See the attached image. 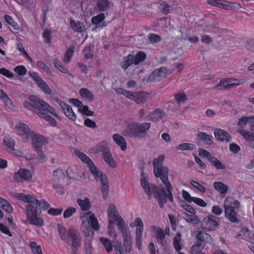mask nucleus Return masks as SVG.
Instances as JSON below:
<instances>
[{
  "instance_id": "f257e3e1",
  "label": "nucleus",
  "mask_w": 254,
  "mask_h": 254,
  "mask_svg": "<svg viewBox=\"0 0 254 254\" xmlns=\"http://www.w3.org/2000/svg\"><path fill=\"white\" fill-rule=\"evenodd\" d=\"M23 106L28 110L32 111L40 117L48 121L52 126H56L57 122L50 116L45 114L43 111H47L59 118V116L55 112V110L49 104L35 96H30L28 100L23 102Z\"/></svg>"
},
{
  "instance_id": "f03ea898",
  "label": "nucleus",
  "mask_w": 254,
  "mask_h": 254,
  "mask_svg": "<svg viewBox=\"0 0 254 254\" xmlns=\"http://www.w3.org/2000/svg\"><path fill=\"white\" fill-rule=\"evenodd\" d=\"M10 194L16 200L27 203L26 206V223L38 226L44 225L43 219L38 215L37 209H35V206L33 205L37 202L33 196L16 191H11Z\"/></svg>"
},
{
  "instance_id": "7ed1b4c3",
  "label": "nucleus",
  "mask_w": 254,
  "mask_h": 254,
  "mask_svg": "<svg viewBox=\"0 0 254 254\" xmlns=\"http://www.w3.org/2000/svg\"><path fill=\"white\" fill-rule=\"evenodd\" d=\"M107 212L109 222L116 223L118 229L122 234L124 240V248L126 252H130L132 249V239L128 227L120 215L114 204L109 205Z\"/></svg>"
},
{
  "instance_id": "20e7f679",
  "label": "nucleus",
  "mask_w": 254,
  "mask_h": 254,
  "mask_svg": "<svg viewBox=\"0 0 254 254\" xmlns=\"http://www.w3.org/2000/svg\"><path fill=\"white\" fill-rule=\"evenodd\" d=\"M74 154L83 162L87 164L94 179L97 181L100 182L103 190H107L108 186L106 175L103 174L97 168L93 161L86 154L78 150H75Z\"/></svg>"
},
{
  "instance_id": "39448f33",
  "label": "nucleus",
  "mask_w": 254,
  "mask_h": 254,
  "mask_svg": "<svg viewBox=\"0 0 254 254\" xmlns=\"http://www.w3.org/2000/svg\"><path fill=\"white\" fill-rule=\"evenodd\" d=\"M149 123H144L141 124L136 122L128 124L123 131V134L125 136H135L145 138L147 131L150 128Z\"/></svg>"
},
{
  "instance_id": "423d86ee",
  "label": "nucleus",
  "mask_w": 254,
  "mask_h": 254,
  "mask_svg": "<svg viewBox=\"0 0 254 254\" xmlns=\"http://www.w3.org/2000/svg\"><path fill=\"white\" fill-rule=\"evenodd\" d=\"M80 218L82 221L81 230L85 237H89L93 234L92 229L97 231L99 226L97 219L91 212H83L80 214Z\"/></svg>"
},
{
  "instance_id": "0eeeda50",
  "label": "nucleus",
  "mask_w": 254,
  "mask_h": 254,
  "mask_svg": "<svg viewBox=\"0 0 254 254\" xmlns=\"http://www.w3.org/2000/svg\"><path fill=\"white\" fill-rule=\"evenodd\" d=\"M225 216L232 223H238V213L240 207V202L232 197H227L224 202Z\"/></svg>"
},
{
  "instance_id": "6e6552de",
  "label": "nucleus",
  "mask_w": 254,
  "mask_h": 254,
  "mask_svg": "<svg viewBox=\"0 0 254 254\" xmlns=\"http://www.w3.org/2000/svg\"><path fill=\"white\" fill-rule=\"evenodd\" d=\"M53 177L58 180L65 179L67 182L68 180H78V178L73 173V169L69 167L67 169H64L62 168H59L53 171Z\"/></svg>"
},
{
  "instance_id": "1a4fd4ad",
  "label": "nucleus",
  "mask_w": 254,
  "mask_h": 254,
  "mask_svg": "<svg viewBox=\"0 0 254 254\" xmlns=\"http://www.w3.org/2000/svg\"><path fill=\"white\" fill-rule=\"evenodd\" d=\"M154 175L156 178H159L166 187V190H171L172 187L168 180V169L166 166L153 169Z\"/></svg>"
},
{
  "instance_id": "9d476101",
  "label": "nucleus",
  "mask_w": 254,
  "mask_h": 254,
  "mask_svg": "<svg viewBox=\"0 0 254 254\" xmlns=\"http://www.w3.org/2000/svg\"><path fill=\"white\" fill-rule=\"evenodd\" d=\"M131 228L136 227L135 230V244L138 250L141 249V239L143 231V223L140 218H136L133 222L129 224Z\"/></svg>"
},
{
  "instance_id": "9b49d317",
  "label": "nucleus",
  "mask_w": 254,
  "mask_h": 254,
  "mask_svg": "<svg viewBox=\"0 0 254 254\" xmlns=\"http://www.w3.org/2000/svg\"><path fill=\"white\" fill-rule=\"evenodd\" d=\"M245 82L244 79L226 78L222 79L214 88L215 90L229 89L244 84Z\"/></svg>"
},
{
  "instance_id": "f8f14e48",
  "label": "nucleus",
  "mask_w": 254,
  "mask_h": 254,
  "mask_svg": "<svg viewBox=\"0 0 254 254\" xmlns=\"http://www.w3.org/2000/svg\"><path fill=\"white\" fill-rule=\"evenodd\" d=\"M152 192H153V196L157 199L160 207L161 208L164 207V204L166 202L167 198L170 201H173V197L171 191H147L149 199L151 197Z\"/></svg>"
},
{
  "instance_id": "ddd939ff",
  "label": "nucleus",
  "mask_w": 254,
  "mask_h": 254,
  "mask_svg": "<svg viewBox=\"0 0 254 254\" xmlns=\"http://www.w3.org/2000/svg\"><path fill=\"white\" fill-rule=\"evenodd\" d=\"M54 100L59 105L62 109L65 116L68 119L72 121H75L76 120V115L70 106L57 98H54Z\"/></svg>"
},
{
  "instance_id": "4468645a",
  "label": "nucleus",
  "mask_w": 254,
  "mask_h": 254,
  "mask_svg": "<svg viewBox=\"0 0 254 254\" xmlns=\"http://www.w3.org/2000/svg\"><path fill=\"white\" fill-rule=\"evenodd\" d=\"M29 138L32 140V145L35 150L42 149V146L48 143L46 138L34 131L31 133Z\"/></svg>"
},
{
  "instance_id": "2eb2a0df",
  "label": "nucleus",
  "mask_w": 254,
  "mask_h": 254,
  "mask_svg": "<svg viewBox=\"0 0 254 254\" xmlns=\"http://www.w3.org/2000/svg\"><path fill=\"white\" fill-rule=\"evenodd\" d=\"M13 178L16 182H19L24 180L31 181L32 176L30 171L25 169H20L14 173Z\"/></svg>"
},
{
  "instance_id": "dca6fc26",
  "label": "nucleus",
  "mask_w": 254,
  "mask_h": 254,
  "mask_svg": "<svg viewBox=\"0 0 254 254\" xmlns=\"http://www.w3.org/2000/svg\"><path fill=\"white\" fill-rule=\"evenodd\" d=\"M217 217L210 215L205 217L202 222V227L205 230H213L216 228L218 225L217 221Z\"/></svg>"
},
{
  "instance_id": "f3484780",
  "label": "nucleus",
  "mask_w": 254,
  "mask_h": 254,
  "mask_svg": "<svg viewBox=\"0 0 254 254\" xmlns=\"http://www.w3.org/2000/svg\"><path fill=\"white\" fill-rule=\"evenodd\" d=\"M16 133L18 135L23 136V139L25 141L29 138L31 133L33 131H30L28 127L23 123H19L15 126Z\"/></svg>"
},
{
  "instance_id": "a211bd4d",
  "label": "nucleus",
  "mask_w": 254,
  "mask_h": 254,
  "mask_svg": "<svg viewBox=\"0 0 254 254\" xmlns=\"http://www.w3.org/2000/svg\"><path fill=\"white\" fill-rule=\"evenodd\" d=\"M214 134L216 139L219 141L227 142L231 141L232 138L229 133L223 129L216 128L214 130Z\"/></svg>"
},
{
  "instance_id": "6ab92c4d",
  "label": "nucleus",
  "mask_w": 254,
  "mask_h": 254,
  "mask_svg": "<svg viewBox=\"0 0 254 254\" xmlns=\"http://www.w3.org/2000/svg\"><path fill=\"white\" fill-rule=\"evenodd\" d=\"M166 115L165 111L160 109H156L153 111L149 113L147 116L148 120L157 122L165 117Z\"/></svg>"
},
{
  "instance_id": "aec40b11",
  "label": "nucleus",
  "mask_w": 254,
  "mask_h": 254,
  "mask_svg": "<svg viewBox=\"0 0 254 254\" xmlns=\"http://www.w3.org/2000/svg\"><path fill=\"white\" fill-rule=\"evenodd\" d=\"M166 76V70L160 68L155 70L149 75L148 79L152 81H159Z\"/></svg>"
},
{
  "instance_id": "412c9836",
  "label": "nucleus",
  "mask_w": 254,
  "mask_h": 254,
  "mask_svg": "<svg viewBox=\"0 0 254 254\" xmlns=\"http://www.w3.org/2000/svg\"><path fill=\"white\" fill-rule=\"evenodd\" d=\"M37 86L46 94L51 95L52 91L49 85L39 76L38 75L34 79Z\"/></svg>"
},
{
  "instance_id": "4be33fe9",
  "label": "nucleus",
  "mask_w": 254,
  "mask_h": 254,
  "mask_svg": "<svg viewBox=\"0 0 254 254\" xmlns=\"http://www.w3.org/2000/svg\"><path fill=\"white\" fill-rule=\"evenodd\" d=\"M70 239L72 241L71 248H76L79 247L81 245V238L79 233L74 229H70Z\"/></svg>"
},
{
  "instance_id": "5701e85b",
  "label": "nucleus",
  "mask_w": 254,
  "mask_h": 254,
  "mask_svg": "<svg viewBox=\"0 0 254 254\" xmlns=\"http://www.w3.org/2000/svg\"><path fill=\"white\" fill-rule=\"evenodd\" d=\"M151 229L156 235L158 243L161 245H164L166 242L164 240L165 234L163 230L155 226H151Z\"/></svg>"
},
{
  "instance_id": "b1692460",
  "label": "nucleus",
  "mask_w": 254,
  "mask_h": 254,
  "mask_svg": "<svg viewBox=\"0 0 254 254\" xmlns=\"http://www.w3.org/2000/svg\"><path fill=\"white\" fill-rule=\"evenodd\" d=\"M114 142L118 145L121 149L125 151L127 149V143L125 139L119 134H115L112 136Z\"/></svg>"
},
{
  "instance_id": "393cba45",
  "label": "nucleus",
  "mask_w": 254,
  "mask_h": 254,
  "mask_svg": "<svg viewBox=\"0 0 254 254\" xmlns=\"http://www.w3.org/2000/svg\"><path fill=\"white\" fill-rule=\"evenodd\" d=\"M70 28L74 31L77 32H83L86 30L84 24L80 21H75L71 19L69 22Z\"/></svg>"
},
{
  "instance_id": "a878e982",
  "label": "nucleus",
  "mask_w": 254,
  "mask_h": 254,
  "mask_svg": "<svg viewBox=\"0 0 254 254\" xmlns=\"http://www.w3.org/2000/svg\"><path fill=\"white\" fill-rule=\"evenodd\" d=\"M150 97L149 94L144 92H138L134 93L133 100L138 104L144 102Z\"/></svg>"
},
{
  "instance_id": "bb28decb",
  "label": "nucleus",
  "mask_w": 254,
  "mask_h": 254,
  "mask_svg": "<svg viewBox=\"0 0 254 254\" xmlns=\"http://www.w3.org/2000/svg\"><path fill=\"white\" fill-rule=\"evenodd\" d=\"M181 216L188 222L195 224H198L200 222L196 213L189 214L186 212H182Z\"/></svg>"
},
{
  "instance_id": "cd10ccee",
  "label": "nucleus",
  "mask_w": 254,
  "mask_h": 254,
  "mask_svg": "<svg viewBox=\"0 0 254 254\" xmlns=\"http://www.w3.org/2000/svg\"><path fill=\"white\" fill-rule=\"evenodd\" d=\"M94 153H97L101 152L102 154L110 150L108 143L106 141H102L99 142L94 148Z\"/></svg>"
},
{
  "instance_id": "c85d7f7f",
  "label": "nucleus",
  "mask_w": 254,
  "mask_h": 254,
  "mask_svg": "<svg viewBox=\"0 0 254 254\" xmlns=\"http://www.w3.org/2000/svg\"><path fill=\"white\" fill-rule=\"evenodd\" d=\"M238 132L240 133L243 137L248 142H251L254 141V133L244 129H239ZM251 147L254 149V143L251 145Z\"/></svg>"
},
{
  "instance_id": "c756f323",
  "label": "nucleus",
  "mask_w": 254,
  "mask_h": 254,
  "mask_svg": "<svg viewBox=\"0 0 254 254\" xmlns=\"http://www.w3.org/2000/svg\"><path fill=\"white\" fill-rule=\"evenodd\" d=\"M251 233L248 228H243L239 231L236 238L249 241Z\"/></svg>"
},
{
  "instance_id": "7c9ffc66",
  "label": "nucleus",
  "mask_w": 254,
  "mask_h": 254,
  "mask_svg": "<svg viewBox=\"0 0 254 254\" xmlns=\"http://www.w3.org/2000/svg\"><path fill=\"white\" fill-rule=\"evenodd\" d=\"M103 159L111 167L115 168L117 166V164L114 161L112 154L111 153L110 150L105 152V153L103 154Z\"/></svg>"
},
{
  "instance_id": "2f4dec72",
  "label": "nucleus",
  "mask_w": 254,
  "mask_h": 254,
  "mask_svg": "<svg viewBox=\"0 0 254 254\" xmlns=\"http://www.w3.org/2000/svg\"><path fill=\"white\" fill-rule=\"evenodd\" d=\"M205 245H201L199 243H195L190 248V254H205L202 252Z\"/></svg>"
},
{
  "instance_id": "473e14b6",
  "label": "nucleus",
  "mask_w": 254,
  "mask_h": 254,
  "mask_svg": "<svg viewBox=\"0 0 254 254\" xmlns=\"http://www.w3.org/2000/svg\"><path fill=\"white\" fill-rule=\"evenodd\" d=\"M28 246L30 249L33 254H43L42 249L39 245H38L35 242H29Z\"/></svg>"
},
{
  "instance_id": "72a5a7b5",
  "label": "nucleus",
  "mask_w": 254,
  "mask_h": 254,
  "mask_svg": "<svg viewBox=\"0 0 254 254\" xmlns=\"http://www.w3.org/2000/svg\"><path fill=\"white\" fill-rule=\"evenodd\" d=\"M3 141L4 145L7 148V150L10 152L14 151L15 141L12 138L5 136L3 137Z\"/></svg>"
},
{
  "instance_id": "f704fd0d",
  "label": "nucleus",
  "mask_w": 254,
  "mask_h": 254,
  "mask_svg": "<svg viewBox=\"0 0 254 254\" xmlns=\"http://www.w3.org/2000/svg\"><path fill=\"white\" fill-rule=\"evenodd\" d=\"M134 56L131 55H129L127 57H126L124 61L121 63V67L124 69H126L132 65L134 63Z\"/></svg>"
},
{
  "instance_id": "c9c22d12",
  "label": "nucleus",
  "mask_w": 254,
  "mask_h": 254,
  "mask_svg": "<svg viewBox=\"0 0 254 254\" xmlns=\"http://www.w3.org/2000/svg\"><path fill=\"white\" fill-rule=\"evenodd\" d=\"M79 94L82 98L88 101H91L94 99L92 93L86 88H81L79 91Z\"/></svg>"
},
{
  "instance_id": "e433bc0d",
  "label": "nucleus",
  "mask_w": 254,
  "mask_h": 254,
  "mask_svg": "<svg viewBox=\"0 0 254 254\" xmlns=\"http://www.w3.org/2000/svg\"><path fill=\"white\" fill-rule=\"evenodd\" d=\"M0 206L3 210L7 213H12L13 212V208L10 204L6 200L1 197H0Z\"/></svg>"
},
{
  "instance_id": "4c0bfd02",
  "label": "nucleus",
  "mask_w": 254,
  "mask_h": 254,
  "mask_svg": "<svg viewBox=\"0 0 254 254\" xmlns=\"http://www.w3.org/2000/svg\"><path fill=\"white\" fill-rule=\"evenodd\" d=\"M59 232L63 240L67 241L70 237V229L67 231L63 226H58Z\"/></svg>"
},
{
  "instance_id": "58836bf2",
  "label": "nucleus",
  "mask_w": 254,
  "mask_h": 254,
  "mask_svg": "<svg viewBox=\"0 0 254 254\" xmlns=\"http://www.w3.org/2000/svg\"><path fill=\"white\" fill-rule=\"evenodd\" d=\"M197 137L205 144L207 145H211L213 144L210 135L203 132H199L197 134Z\"/></svg>"
},
{
  "instance_id": "ea45409f",
  "label": "nucleus",
  "mask_w": 254,
  "mask_h": 254,
  "mask_svg": "<svg viewBox=\"0 0 254 254\" xmlns=\"http://www.w3.org/2000/svg\"><path fill=\"white\" fill-rule=\"evenodd\" d=\"M109 0H97V6L100 11H105L110 6Z\"/></svg>"
},
{
  "instance_id": "a19ab883",
  "label": "nucleus",
  "mask_w": 254,
  "mask_h": 254,
  "mask_svg": "<svg viewBox=\"0 0 254 254\" xmlns=\"http://www.w3.org/2000/svg\"><path fill=\"white\" fill-rule=\"evenodd\" d=\"M165 159V156L163 154H161L158 156L157 158H154L153 160V169H156L161 167H163V162Z\"/></svg>"
},
{
  "instance_id": "79ce46f5",
  "label": "nucleus",
  "mask_w": 254,
  "mask_h": 254,
  "mask_svg": "<svg viewBox=\"0 0 254 254\" xmlns=\"http://www.w3.org/2000/svg\"><path fill=\"white\" fill-rule=\"evenodd\" d=\"M209 162L211 165L215 167L217 170H224L225 169V165L219 160L214 157L210 158Z\"/></svg>"
},
{
  "instance_id": "37998d69",
  "label": "nucleus",
  "mask_w": 254,
  "mask_h": 254,
  "mask_svg": "<svg viewBox=\"0 0 254 254\" xmlns=\"http://www.w3.org/2000/svg\"><path fill=\"white\" fill-rule=\"evenodd\" d=\"M74 51V46H71L69 49H68L66 50L63 60V61L64 63L67 64L69 63V62L70 61V59L73 55Z\"/></svg>"
},
{
  "instance_id": "c03bdc74",
  "label": "nucleus",
  "mask_w": 254,
  "mask_h": 254,
  "mask_svg": "<svg viewBox=\"0 0 254 254\" xmlns=\"http://www.w3.org/2000/svg\"><path fill=\"white\" fill-rule=\"evenodd\" d=\"M116 92L118 94H122L127 98L133 100L134 97V93H132L129 91H127L124 89L119 88L116 90Z\"/></svg>"
},
{
  "instance_id": "a18cd8bd",
  "label": "nucleus",
  "mask_w": 254,
  "mask_h": 254,
  "mask_svg": "<svg viewBox=\"0 0 254 254\" xmlns=\"http://www.w3.org/2000/svg\"><path fill=\"white\" fill-rule=\"evenodd\" d=\"M77 202L81 208L84 211L87 210L90 207L89 201L87 198H85L84 200L78 199Z\"/></svg>"
},
{
  "instance_id": "49530a36",
  "label": "nucleus",
  "mask_w": 254,
  "mask_h": 254,
  "mask_svg": "<svg viewBox=\"0 0 254 254\" xmlns=\"http://www.w3.org/2000/svg\"><path fill=\"white\" fill-rule=\"evenodd\" d=\"M54 64L55 66L61 72L64 73H67L68 70L65 66L63 65L62 63L58 59H56L54 61Z\"/></svg>"
},
{
  "instance_id": "de8ad7c7",
  "label": "nucleus",
  "mask_w": 254,
  "mask_h": 254,
  "mask_svg": "<svg viewBox=\"0 0 254 254\" xmlns=\"http://www.w3.org/2000/svg\"><path fill=\"white\" fill-rule=\"evenodd\" d=\"M35 199L37 201L35 205H33L35 206V209H37L38 206H39L41 208L46 210L50 207V204L44 199H41L38 200L35 197Z\"/></svg>"
},
{
  "instance_id": "09e8293b",
  "label": "nucleus",
  "mask_w": 254,
  "mask_h": 254,
  "mask_svg": "<svg viewBox=\"0 0 254 254\" xmlns=\"http://www.w3.org/2000/svg\"><path fill=\"white\" fill-rule=\"evenodd\" d=\"M100 242L104 245L107 252H111L113 250V245L108 239L105 238H101L100 239Z\"/></svg>"
},
{
  "instance_id": "8fccbe9b",
  "label": "nucleus",
  "mask_w": 254,
  "mask_h": 254,
  "mask_svg": "<svg viewBox=\"0 0 254 254\" xmlns=\"http://www.w3.org/2000/svg\"><path fill=\"white\" fill-rule=\"evenodd\" d=\"M195 148V146L193 144L190 143H183L178 146L177 149L182 151L192 150L194 149Z\"/></svg>"
},
{
  "instance_id": "3c124183",
  "label": "nucleus",
  "mask_w": 254,
  "mask_h": 254,
  "mask_svg": "<svg viewBox=\"0 0 254 254\" xmlns=\"http://www.w3.org/2000/svg\"><path fill=\"white\" fill-rule=\"evenodd\" d=\"M181 234L180 233H177L175 237L173 239L174 246L175 250L177 252L180 251L182 249V247L180 244L181 241Z\"/></svg>"
},
{
  "instance_id": "603ef678",
  "label": "nucleus",
  "mask_w": 254,
  "mask_h": 254,
  "mask_svg": "<svg viewBox=\"0 0 254 254\" xmlns=\"http://www.w3.org/2000/svg\"><path fill=\"white\" fill-rule=\"evenodd\" d=\"M146 59V55L142 52L138 53L135 57H134L133 63L135 64H138L144 61Z\"/></svg>"
},
{
  "instance_id": "864d4df0",
  "label": "nucleus",
  "mask_w": 254,
  "mask_h": 254,
  "mask_svg": "<svg viewBox=\"0 0 254 254\" xmlns=\"http://www.w3.org/2000/svg\"><path fill=\"white\" fill-rule=\"evenodd\" d=\"M105 18V14L103 13H100L97 16H93L91 19V22L93 24L97 25L103 21Z\"/></svg>"
},
{
  "instance_id": "5fc2aeb1",
  "label": "nucleus",
  "mask_w": 254,
  "mask_h": 254,
  "mask_svg": "<svg viewBox=\"0 0 254 254\" xmlns=\"http://www.w3.org/2000/svg\"><path fill=\"white\" fill-rule=\"evenodd\" d=\"M82 53L84 58L86 60L91 59L93 57V55L91 51L90 45L86 46L83 50Z\"/></svg>"
},
{
  "instance_id": "6e6d98bb",
  "label": "nucleus",
  "mask_w": 254,
  "mask_h": 254,
  "mask_svg": "<svg viewBox=\"0 0 254 254\" xmlns=\"http://www.w3.org/2000/svg\"><path fill=\"white\" fill-rule=\"evenodd\" d=\"M140 183L142 188L145 190H150L147 179L145 177L143 172H142L141 174Z\"/></svg>"
},
{
  "instance_id": "4d7b16f0",
  "label": "nucleus",
  "mask_w": 254,
  "mask_h": 254,
  "mask_svg": "<svg viewBox=\"0 0 254 254\" xmlns=\"http://www.w3.org/2000/svg\"><path fill=\"white\" fill-rule=\"evenodd\" d=\"M13 70L15 72L20 76L24 75L27 72L26 67L23 65H19L15 66Z\"/></svg>"
},
{
  "instance_id": "13d9d810",
  "label": "nucleus",
  "mask_w": 254,
  "mask_h": 254,
  "mask_svg": "<svg viewBox=\"0 0 254 254\" xmlns=\"http://www.w3.org/2000/svg\"><path fill=\"white\" fill-rule=\"evenodd\" d=\"M175 98L178 105L184 103L187 100V97L184 93H178L175 95Z\"/></svg>"
},
{
  "instance_id": "bf43d9fd",
  "label": "nucleus",
  "mask_w": 254,
  "mask_h": 254,
  "mask_svg": "<svg viewBox=\"0 0 254 254\" xmlns=\"http://www.w3.org/2000/svg\"><path fill=\"white\" fill-rule=\"evenodd\" d=\"M78 111L83 115L88 116H91L93 115V112L89 110L88 107L86 105H82L78 109Z\"/></svg>"
},
{
  "instance_id": "052dcab7",
  "label": "nucleus",
  "mask_w": 254,
  "mask_h": 254,
  "mask_svg": "<svg viewBox=\"0 0 254 254\" xmlns=\"http://www.w3.org/2000/svg\"><path fill=\"white\" fill-rule=\"evenodd\" d=\"M114 223H111L109 222L108 225V233L109 236L113 237L115 239L117 238V234L114 229Z\"/></svg>"
},
{
  "instance_id": "680f3d73",
  "label": "nucleus",
  "mask_w": 254,
  "mask_h": 254,
  "mask_svg": "<svg viewBox=\"0 0 254 254\" xmlns=\"http://www.w3.org/2000/svg\"><path fill=\"white\" fill-rule=\"evenodd\" d=\"M213 187L216 190H228L227 186L220 182L214 183Z\"/></svg>"
},
{
  "instance_id": "e2e57ef3",
  "label": "nucleus",
  "mask_w": 254,
  "mask_h": 254,
  "mask_svg": "<svg viewBox=\"0 0 254 254\" xmlns=\"http://www.w3.org/2000/svg\"><path fill=\"white\" fill-rule=\"evenodd\" d=\"M2 101L7 109L12 110L14 109V106L12 103L11 100L8 98V96L5 97V98H4Z\"/></svg>"
},
{
  "instance_id": "0e129e2a",
  "label": "nucleus",
  "mask_w": 254,
  "mask_h": 254,
  "mask_svg": "<svg viewBox=\"0 0 254 254\" xmlns=\"http://www.w3.org/2000/svg\"><path fill=\"white\" fill-rule=\"evenodd\" d=\"M198 154L200 157L207 158L209 161L213 157L208 151L202 148L199 150Z\"/></svg>"
},
{
  "instance_id": "69168bd1",
  "label": "nucleus",
  "mask_w": 254,
  "mask_h": 254,
  "mask_svg": "<svg viewBox=\"0 0 254 254\" xmlns=\"http://www.w3.org/2000/svg\"><path fill=\"white\" fill-rule=\"evenodd\" d=\"M51 31L48 29H46L44 31V32L42 35V37L44 39L45 41L49 44L51 43Z\"/></svg>"
},
{
  "instance_id": "338daca9",
  "label": "nucleus",
  "mask_w": 254,
  "mask_h": 254,
  "mask_svg": "<svg viewBox=\"0 0 254 254\" xmlns=\"http://www.w3.org/2000/svg\"><path fill=\"white\" fill-rule=\"evenodd\" d=\"M63 211V209L61 208H50L48 210L49 215L52 216H57L60 215Z\"/></svg>"
},
{
  "instance_id": "774afa93",
  "label": "nucleus",
  "mask_w": 254,
  "mask_h": 254,
  "mask_svg": "<svg viewBox=\"0 0 254 254\" xmlns=\"http://www.w3.org/2000/svg\"><path fill=\"white\" fill-rule=\"evenodd\" d=\"M76 211V209L73 207H69L66 209L64 212V217L67 218L70 217Z\"/></svg>"
}]
</instances>
